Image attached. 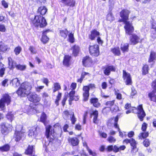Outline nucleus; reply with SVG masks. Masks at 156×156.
Segmentation results:
<instances>
[{
	"instance_id": "37998d69",
	"label": "nucleus",
	"mask_w": 156,
	"mask_h": 156,
	"mask_svg": "<svg viewBox=\"0 0 156 156\" xmlns=\"http://www.w3.org/2000/svg\"><path fill=\"white\" fill-rule=\"evenodd\" d=\"M49 40V38L47 36L42 35L41 40L43 44H44L48 43Z\"/></svg>"
},
{
	"instance_id": "393cba45",
	"label": "nucleus",
	"mask_w": 156,
	"mask_h": 156,
	"mask_svg": "<svg viewBox=\"0 0 156 156\" xmlns=\"http://www.w3.org/2000/svg\"><path fill=\"white\" fill-rule=\"evenodd\" d=\"M72 54L74 57H76L79 53L80 50V46L76 44L73 45L71 47Z\"/></svg>"
},
{
	"instance_id": "5fc2aeb1",
	"label": "nucleus",
	"mask_w": 156,
	"mask_h": 156,
	"mask_svg": "<svg viewBox=\"0 0 156 156\" xmlns=\"http://www.w3.org/2000/svg\"><path fill=\"white\" fill-rule=\"evenodd\" d=\"M99 135L101 138H106L107 137V134L106 133L102 132L100 130L98 131Z\"/></svg>"
},
{
	"instance_id": "7ed1b4c3",
	"label": "nucleus",
	"mask_w": 156,
	"mask_h": 156,
	"mask_svg": "<svg viewBox=\"0 0 156 156\" xmlns=\"http://www.w3.org/2000/svg\"><path fill=\"white\" fill-rule=\"evenodd\" d=\"M5 117L8 121L6 120L0 124V133L4 137L6 136L12 132L13 129L12 122L14 118L11 112H8Z\"/></svg>"
},
{
	"instance_id": "09e8293b",
	"label": "nucleus",
	"mask_w": 156,
	"mask_h": 156,
	"mask_svg": "<svg viewBox=\"0 0 156 156\" xmlns=\"http://www.w3.org/2000/svg\"><path fill=\"white\" fill-rule=\"evenodd\" d=\"M150 141L148 139H144L143 142V145L146 147H147L150 145Z\"/></svg>"
},
{
	"instance_id": "6e6d98bb",
	"label": "nucleus",
	"mask_w": 156,
	"mask_h": 156,
	"mask_svg": "<svg viewBox=\"0 0 156 156\" xmlns=\"http://www.w3.org/2000/svg\"><path fill=\"white\" fill-rule=\"evenodd\" d=\"M147 127V124L145 122H144L141 126V129L143 132H146Z\"/></svg>"
},
{
	"instance_id": "a19ab883",
	"label": "nucleus",
	"mask_w": 156,
	"mask_h": 156,
	"mask_svg": "<svg viewBox=\"0 0 156 156\" xmlns=\"http://www.w3.org/2000/svg\"><path fill=\"white\" fill-rule=\"evenodd\" d=\"M129 144L130 146L132 147V150L136 148L137 143L134 139L133 138H131Z\"/></svg>"
},
{
	"instance_id": "603ef678",
	"label": "nucleus",
	"mask_w": 156,
	"mask_h": 156,
	"mask_svg": "<svg viewBox=\"0 0 156 156\" xmlns=\"http://www.w3.org/2000/svg\"><path fill=\"white\" fill-rule=\"evenodd\" d=\"M110 109L112 112L116 113L120 111L119 106L116 105H115L113 107H112Z\"/></svg>"
},
{
	"instance_id": "de8ad7c7",
	"label": "nucleus",
	"mask_w": 156,
	"mask_h": 156,
	"mask_svg": "<svg viewBox=\"0 0 156 156\" xmlns=\"http://www.w3.org/2000/svg\"><path fill=\"white\" fill-rule=\"evenodd\" d=\"M22 49L21 47L20 46H18L15 48L14 51L15 54L16 55H17L20 54L22 51Z\"/></svg>"
},
{
	"instance_id": "ddd939ff",
	"label": "nucleus",
	"mask_w": 156,
	"mask_h": 156,
	"mask_svg": "<svg viewBox=\"0 0 156 156\" xmlns=\"http://www.w3.org/2000/svg\"><path fill=\"white\" fill-rule=\"evenodd\" d=\"M82 65L85 67H91L93 64V61L92 58L89 55H86L82 59Z\"/></svg>"
},
{
	"instance_id": "c85d7f7f",
	"label": "nucleus",
	"mask_w": 156,
	"mask_h": 156,
	"mask_svg": "<svg viewBox=\"0 0 156 156\" xmlns=\"http://www.w3.org/2000/svg\"><path fill=\"white\" fill-rule=\"evenodd\" d=\"M1 99L7 105H9L11 101V97L9 94H4L2 98Z\"/></svg>"
},
{
	"instance_id": "79ce46f5",
	"label": "nucleus",
	"mask_w": 156,
	"mask_h": 156,
	"mask_svg": "<svg viewBox=\"0 0 156 156\" xmlns=\"http://www.w3.org/2000/svg\"><path fill=\"white\" fill-rule=\"evenodd\" d=\"M68 38L67 41L71 43H73L75 42V38L74 37L73 33L72 32L68 34Z\"/></svg>"
},
{
	"instance_id": "f3484780",
	"label": "nucleus",
	"mask_w": 156,
	"mask_h": 156,
	"mask_svg": "<svg viewBox=\"0 0 156 156\" xmlns=\"http://www.w3.org/2000/svg\"><path fill=\"white\" fill-rule=\"evenodd\" d=\"M37 126L32 127L28 132V135L29 137L34 138L37 136L38 133L37 131Z\"/></svg>"
},
{
	"instance_id": "69168bd1",
	"label": "nucleus",
	"mask_w": 156,
	"mask_h": 156,
	"mask_svg": "<svg viewBox=\"0 0 156 156\" xmlns=\"http://www.w3.org/2000/svg\"><path fill=\"white\" fill-rule=\"evenodd\" d=\"M51 30L49 29H46L44 30L42 32V35L47 36V33L51 32Z\"/></svg>"
},
{
	"instance_id": "ea45409f",
	"label": "nucleus",
	"mask_w": 156,
	"mask_h": 156,
	"mask_svg": "<svg viewBox=\"0 0 156 156\" xmlns=\"http://www.w3.org/2000/svg\"><path fill=\"white\" fill-rule=\"evenodd\" d=\"M61 87L59 83H55L54 84L52 92L54 93L56 91L61 90Z\"/></svg>"
},
{
	"instance_id": "6e6552de",
	"label": "nucleus",
	"mask_w": 156,
	"mask_h": 156,
	"mask_svg": "<svg viewBox=\"0 0 156 156\" xmlns=\"http://www.w3.org/2000/svg\"><path fill=\"white\" fill-rule=\"evenodd\" d=\"M130 11L127 9H123L119 12V15L121 19H119L118 21L119 23H125L128 22L129 15Z\"/></svg>"
},
{
	"instance_id": "2eb2a0df",
	"label": "nucleus",
	"mask_w": 156,
	"mask_h": 156,
	"mask_svg": "<svg viewBox=\"0 0 156 156\" xmlns=\"http://www.w3.org/2000/svg\"><path fill=\"white\" fill-rule=\"evenodd\" d=\"M24 137L25 134L21 130H18L16 129L14 131L12 138L16 142H18Z\"/></svg>"
},
{
	"instance_id": "dca6fc26",
	"label": "nucleus",
	"mask_w": 156,
	"mask_h": 156,
	"mask_svg": "<svg viewBox=\"0 0 156 156\" xmlns=\"http://www.w3.org/2000/svg\"><path fill=\"white\" fill-rule=\"evenodd\" d=\"M76 93L75 90H71L68 94L69 98L68 100L69 104L70 105L72 104L73 101H78L80 99V96L79 95H75Z\"/></svg>"
},
{
	"instance_id": "4d7b16f0",
	"label": "nucleus",
	"mask_w": 156,
	"mask_h": 156,
	"mask_svg": "<svg viewBox=\"0 0 156 156\" xmlns=\"http://www.w3.org/2000/svg\"><path fill=\"white\" fill-rule=\"evenodd\" d=\"M67 99V96L64 95L62 98L61 103L63 107H64L66 104V102Z\"/></svg>"
},
{
	"instance_id": "a878e982",
	"label": "nucleus",
	"mask_w": 156,
	"mask_h": 156,
	"mask_svg": "<svg viewBox=\"0 0 156 156\" xmlns=\"http://www.w3.org/2000/svg\"><path fill=\"white\" fill-rule=\"evenodd\" d=\"M61 2L66 6L73 7L75 6V0H61Z\"/></svg>"
},
{
	"instance_id": "49530a36",
	"label": "nucleus",
	"mask_w": 156,
	"mask_h": 156,
	"mask_svg": "<svg viewBox=\"0 0 156 156\" xmlns=\"http://www.w3.org/2000/svg\"><path fill=\"white\" fill-rule=\"evenodd\" d=\"M71 116L70 117V120L71 122V124H74L77 121V119L75 117L74 112H72L71 114Z\"/></svg>"
},
{
	"instance_id": "2f4dec72",
	"label": "nucleus",
	"mask_w": 156,
	"mask_h": 156,
	"mask_svg": "<svg viewBox=\"0 0 156 156\" xmlns=\"http://www.w3.org/2000/svg\"><path fill=\"white\" fill-rule=\"evenodd\" d=\"M111 51L115 56H119L121 53L119 46L114 47L111 49Z\"/></svg>"
},
{
	"instance_id": "4c0bfd02",
	"label": "nucleus",
	"mask_w": 156,
	"mask_h": 156,
	"mask_svg": "<svg viewBox=\"0 0 156 156\" xmlns=\"http://www.w3.org/2000/svg\"><path fill=\"white\" fill-rule=\"evenodd\" d=\"M62 93L60 92H58V94L56 97V99L55 101V103L57 106H58L59 105V101L60 100L62 97Z\"/></svg>"
},
{
	"instance_id": "052dcab7",
	"label": "nucleus",
	"mask_w": 156,
	"mask_h": 156,
	"mask_svg": "<svg viewBox=\"0 0 156 156\" xmlns=\"http://www.w3.org/2000/svg\"><path fill=\"white\" fill-rule=\"evenodd\" d=\"M75 129L76 130L80 131L82 129V126L80 123H78L75 125Z\"/></svg>"
},
{
	"instance_id": "3c124183",
	"label": "nucleus",
	"mask_w": 156,
	"mask_h": 156,
	"mask_svg": "<svg viewBox=\"0 0 156 156\" xmlns=\"http://www.w3.org/2000/svg\"><path fill=\"white\" fill-rule=\"evenodd\" d=\"M107 140L110 143H114L116 142V139L113 136H109L108 137Z\"/></svg>"
},
{
	"instance_id": "aec40b11",
	"label": "nucleus",
	"mask_w": 156,
	"mask_h": 156,
	"mask_svg": "<svg viewBox=\"0 0 156 156\" xmlns=\"http://www.w3.org/2000/svg\"><path fill=\"white\" fill-rule=\"evenodd\" d=\"M100 35V32L96 29H94L91 30L90 33L88 35V38L91 41L94 40L95 38Z\"/></svg>"
},
{
	"instance_id": "9d476101",
	"label": "nucleus",
	"mask_w": 156,
	"mask_h": 156,
	"mask_svg": "<svg viewBox=\"0 0 156 156\" xmlns=\"http://www.w3.org/2000/svg\"><path fill=\"white\" fill-rule=\"evenodd\" d=\"M129 44L130 45H135L138 43H141L143 39H141L137 34H133L129 35Z\"/></svg>"
},
{
	"instance_id": "cd10ccee",
	"label": "nucleus",
	"mask_w": 156,
	"mask_h": 156,
	"mask_svg": "<svg viewBox=\"0 0 156 156\" xmlns=\"http://www.w3.org/2000/svg\"><path fill=\"white\" fill-rule=\"evenodd\" d=\"M10 49V48L7 45L5 44L2 41H0V52L5 53Z\"/></svg>"
},
{
	"instance_id": "c9c22d12",
	"label": "nucleus",
	"mask_w": 156,
	"mask_h": 156,
	"mask_svg": "<svg viewBox=\"0 0 156 156\" xmlns=\"http://www.w3.org/2000/svg\"><path fill=\"white\" fill-rule=\"evenodd\" d=\"M149 133L148 132H143L140 133L139 137L141 140L147 139L146 138L149 136Z\"/></svg>"
},
{
	"instance_id": "b1692460",
	"label": "nucleus",
	"mask_w": 156,
	"mask_h": 156,
	"mask_svg": "<svg viewBox=\"0 0 156 156\" xmlns=\"http://www.w3.org/2000/svg\"><path fill=\"white\" fill-rule=\"evenodd\" d=\"M69 32L67 28L64 29H61L59 30V35L64 39H66L69 34Z\"/></svg>"
},
{
	"instance_id": "a211bd4d",
	"label": "nucleus",
	"mask_w": 156,
	"mask_h": 156,
	"mask_svg": "<svg viewBox=\"0 0 156 156\" xmlns=\"http://www.w3.org/2000/svg\"><path fill=\"white\" fill-rule=\"evenodd\" d=\"M71 56L69 55H64L62 61V64L63 66L66 67H69L71 65Z\"/></svg>"
},
{
	"instance_id": "4be33fe9",
	"label": "nucleus",
	"mask_w": 156,
	"mask_h": 156,
	"mask_svg": "<svg viewBox=\"0 0 156 156\" xmlns=\"http://www.w3.org/2000/svg\"><path fill=\"white\" fill-rule=\"evenodd\" d=\"M35 153L34 145H29L25 150L24 153L25 154L29 155H32Z\"/></svg>"
},
{
	"instance_id": "13d9d810",
	"label": "nucleus",
	"mask_w": 156,
	"mask_h": 156,
	"mask_svg": "<svg viewBox=\"0 0 156 156\" xmlns=\"http://www.w3.org/2000/svg\"><path fill=\"white\" fill-rule=\"evenodd\" d=\"M115 94L116 96V98L118 100H121L122 99V94L119 93H118L116 91L115 92Z\"/></svg>"
},
{
	"instance_id": "20e7f679",
	"label": "nucleus",
	"mask_w": 156,
	"mask_h": 156,
	"mask_svg": "<svg viewBox=\"0 0 156 156\" xmlns=\"http://www.w3.org/2000/svg\"><path fill=\"white\" fill-rule=\"evenodd\" d=\"M31 85L28 82H24L22 83L16 91L18 95L25 97L28 95L32 89Z\"/></svg>"
},
{
	"instance_id": "5701e85b",
	"label": "nucleus",
	"mask_w": 156,
	"mask_h": 156,
	"mask_svg": "<svg viewBox=\"0 0 156 156\" xmlns=\"http://www.w3.org/2000/svg\"><path fill=\"white\" fill-rule=\"evenodd\" d=\"M90 116H93V122L96 124H98L99 120L98 119V111L96 110L93 111L90 113Z\"/></svg>"
},
{
	"instance_id": "864d4df0",
	"label": "nucleus",
	"mask_w": 156,
	"mask_h": 156,
	"mask_svg": "<svg viewBox=\"0 0 156 156\" xmlns=\"http://www.w3.org/2000/svg\"><path fill=\"white\" fill-rule=\"evenodd\" d=\"M12 83L13 85L16 87L19 86L20 84V81L17 78H16L12 80Z\"/></svg>"
},
{
	"instance_id": "58836bf2",
	"label": "nucleus",
	"mask_w": 156,
	"mask_h": 156,
	"mask_svg": "<svg viewBox=\"0 0 156 156\" xmlns=\"http://www.w3.org/2000/svg\"><path fill=\"white\" fill-rule=\"evenodd\" d=\"M106 20L111 22L115 20L112 11H110L107 14L106 16Z\"/></svg>"
},
{
	"instance_id": "e2e57ef3",
	"label": "nucleus",
	"mask_w": 156,
	"mask_h": 156,
	"mask_svg": "<svg viewBox=\"0 0 156 156\" xmlns=\"http://www.w3.org/2000/svg\"><path fill=\"white\" fill-rule=\"evenodd\" d=\"M6 31L5 27L4 24H0V31L4 32Z\"/></svg>"
},
{
	"instance_id": "4468645a",
	"label": "nucleus",
	"mask_w": 156,
	"mask_h": 156,
	"mask_svg": "<svg viewBox=\"0 0 156 156\" xmlns=\"http://www.w3.org/2000/svg\"><path fill=\"white\" fill-rule=\"evenodd\" d=\"M103 73L105 76L109 75L111 72H115L116 68L115 66L112 65H107L102 67Z\"/></svg>"
},
{
	"instance_id": "680f3d73",
	"label": "nucleus",
	"mask_w": 156,
	"mask_h": 156,
	"mask_svg": "<svg viewBox=\"0 0 156 156\" xmlns=\"http://www.w3.org/2000/svg\"><path fill=\"white\" fill-rule=\"evenodd\" d=\"M2 5L5 8H7L8 7V4L5 0H3L1 1Z\"/></svg>"
},
{
	"instance_id": "0eeeda50",
	"label": "nucleus",
	"mask_w": 156,
	"mask_h": 156,
	"mask_svg": "<svg viewBox=\"0 0 156 156\" xmlns=\"http://www.w3.org/2000/svg\"><path fill=\"white\" fill-rule=\"evenodd\" d=\"M88 50L90 55L93 57H97L100 55L99 45L97 44L89 45Z\"/></svg>"
},
{
	"instance_id": "9b49d317",
	"label": "nucleus",
	"mask_w": 156,
	"mask_h": 156,
	"mask_svg": "<svg viewBox=\"0 0 156 156\" xmlns=\"http://www.w3.org/2000/svg\"><path fill=\"white\" fill-rule=\"evenodd\" d=\"M124 23L125 24L124 28L125 34L128 35H130L133 34L135 29L132 22L128 21Z\"/></svg>"
},
{
	"instance_id": "39448f33",
	"label": "nucleus",
	"mask_w": 156,
	"mask_h": 156,
	"mask_svg": "<svg viewBox=\"0 0 156 156\" xmlns=\"http://www.w3.org/2000/svg\"><path fill=\"white\" fill-rule=\"evenodd\" d=\"M131 111V112L137 114V117L140 121H143L146 114L144 110L142 104L139 105L137 108L132 107Z\"/></svg>"
},
{
	"instance_id": "a18cd8bd",
	"label": "nucleus",
	"mask_w": 156,
	"mask_h": 156,
	"mask_svg": "<svg viewBox=\"0 0 156 156\" xmlns=\"http://www.w3.org/2000/svg\"><path fill=\"white\" fill-rule=\"evenodd\" d=\"M115 100H113L112 101H107L105 103V105L106 106L108 107V108H110L112 106H113L115 103Z\"/></svg>"
},
{
	"instance_id": "423d86ee",
	"label": "nucleus",
	"mask_w": 156,
	"mask_h": 156,
	"mask_svg": "<svg viewBox=\"0 0 156 156\" xmlns=\"http://www.w3.org/2000/svg\"><path fill=\"white\" fill-rule=\"evenodd\" d=\"M96 88L95 85L94 83H89L87 85L84 86L83 87V101H87L90 96L89 91L90 89H93Z\"/></svg>"
},
{
	"instance_id": "7c9ffc66",
	"label": "nucleus",
	"mask_w": 156,
	"mask_h": 156,
	"mask_svg": "<svg viewBox=\"0 0 156 156\" xmlns=\"http://www.w3.org/2000/svg\"><path fill=\"white\" fill-rule=\"evenodd\" d=\"M149 70V66L147 64H143L141 70L142 75L145 76L148 74Z\"/></svg>"
},
{
	"instance_id": "bb28decb",
	"label": "nucleus",
	"mask_w": 156,
	"mask_h": 156,
	"mask_svg": "<svg viewBox=\"0 0 156 156\" xmlns=\"http://www.w3.org/2000/svg\"><path fill=\"white\" fill-rule=\"evenodd\" d=\"M156 60V52L151 50L150 53L148 62L149 63L154 62Z\"/></svg>"
},
{
	"instance_id": "c756f323",
	"label": "nucleus",
	"mask_w": 156,
	"mask_h": 156,
	"mask_svg": "<svg viewBox=\"0 0 156 156\" xmlns=\"http://www.w3.org/2000/svg\"><path fill=\"white\" fill-rule=\"evenodd\" d=\"M148 97L150 101L156 104V91H150L148 93Z\"/></svg>"
},
{
	"instance_id": "f257e3e1",
	"label": "nucleus",
	"mask_w": 156,
	"mask_h": 156,
	"mask_svg": "<svg viewBox=\"0 0 156 156\" xmlns=\"http://www.w3.org/2000/svg\"><path fill=\"white\" fill-rule=\"evenodd\" d=\"M47 116L46 114L43 112L40 117V121L43 123L46 126L44 135L48 140L49 144L51 145L56 144L58 142L57 134L54 129H51L50 125L47 126L48 122L47 120Z\"/></svg>"
},
{
	"instance_id": "f704fd0d",
	"label": "nucleus",
	"mask_w": 156,
	"mask_h": 156,
	"mask_svg": "<svg viewBox=\"0 0 156 156\" xmlns=\"http://www.w3.org/2000/svg\"><path fill=\"white\" fill-rule=\"evenodd\" d=\"M10 149V146L9 144H5L3 146L0 147V151L2 152H7Z\"/></svg>"
},
{
	"instance_id": "c03bdc74",
	"label": "nucleus",
	"mask_w": 156,
	"mask_h": 156,
	"mask_svg": "<svg viewBox=\"0 0 156 156\" xmlns=\"http://www.w3.org/2000/svg\"><path fill=\"white\" fill-rule=\"evenodd\" d=\"M15 67L17 70L22 71L26 69V66L25 65L18 64L15 65Z\"/></svg>"
},
{
	"instance_id": "774afa93",
	"label": "nucleus",
	"mask_w": 156,
	"mask_h": 156,
	"mask_svg": "<svg viewBox=\"0 0 156 156\" xmlns=\"http://www.w3.org/2000/svg\"><path fill=\"white\" fill-rule=\"evenodd\" d=\"M29 50L33 54H36L37 52L33 46H30L29 48Z\"/></svg>"
},
{
	"instance_id": "412c9836",
	"label": "nucleus",
	"mask_w": 156,
	"mask_h": 156,
	"mask_svg": "<svg viewBox=\"0 0 156 156\" xmlns=\"http://www.w3.org/2000/svg\"><path fill=\"white\" fill-rule=\"evenodd\" d=\"M90 102L95 108H99L101 106V104L99 102L97 98H92L90 99Z\"/></svg>"
},
{
	"instance_id": "473e14b6",
	"label": "nucleus",
	"mask_w": 156,
	"mask_h": 156,
	"mask_svg": "<svg viewBox=\"0 0 156 156\" xmlns=\"http://www.w3.org/2000/svg\"><path fill=\"white\" fill-rule=\"evenodd\" d=\"M9 65V69H13L15 67V65H16V63L14 62L11 57L8 58Z\"/></svg>"
},
{
	"instance_id": "72a5a7b5",
	"label": "nucleus",
	"mask_w": 156,
	"mask_h": 156,
	"mask_svg": "<svg viewBox=\"0 0 156 156\" xmlns=\"http://www.w3.org/2000/svg\"><path fill=\"white\" fill-rule=\"evenodd\" d=\"M129 44L127 43L124 44L123 45H121L120 49L122 53L127 52L129 50Z\"/></svg>"
},
{
	"instance_id": "1a4fd4ad",
	"label": "nucleus",
	"mask_w": 156,
	"mask_h": 156,
	"mask_svg": "<svg viewBox=\"0 0 156 156\" xmlns=\"http://www.w3.org/2000/svg\"><path fill=\"white\" fill-rule=\"evenodd\" d=\"M27 98L28 100L33 103L35 106L39 105L41 98L36 93H32L28 95Z\"/></svg>"
},
{
	"instance_id": "e433bc0d",
	"label": "nucleus",
	"mask_w": 156,
	"mask_h": 156,
	"mask_svg": "<svg viewBox=\"0 0 156 156\" xmlns=\"http://www.w3.org/2000/svg\"><path fill=\"white\" fill-rule=\"evenodd\" d=\"M151 30L153 34L156 33V23L154 20L151 22Z\"/></svg>"
},
{
	"instance_id": "0e129e2a",
	"label": "nucleus",
	"mask_w": 156,
	"mask_h": 156,
	"mask_svg": "<svg viewBox=\"0 0 156 156\" xmlns=\"http://www.w3.org/2000/svg\"><path fill=\"white\" fill-rule=\"evenodd\" d=\"M102 112L104 114H107L109 112L108 107H105L102 109Z\"/></svg>"
},
{
	"instance_id": "6ab92c4d",
	"label": "nucleus",
	"mask_w": 156,
	"mask_h": 156,
	"mask_svg": "<svg viewBox=\"0 0 156 156\" xmlns=\"http://www.w3.org/2000/svg\"><path fill=\"white\" fill-rule=\"evenodd\" d=\"M67 140L68 143L72 146H77L79 144L80 140L76 137H69Z\"/></svg>"
},
{
	"instance_id": "bf43d9fd",
	"label": "nucleus",
	"mask_w": 156,
	"mask_h": 156,
	"mask_svg": "<svg viewBox=\"0 0 156 156\" xmlns=\"http://www.w3.org/2000/svg\"><path fill=\"white\" fill-rule=\"evenodd\" d=\"M5 69L3 67L0 69V77H2L5 74Z\"/></svg>"
},
{
	"instance_id": "f8f14e48",
	"label": "nucleus",
	"mask_w": 156,
	"mask_h": 156,
	"mask_svg": "<svg viewBox=\"0 0 156 156\" xmlns=\"http://www.w3.org/2000/svg\"><path fill=\"white\" fill-rule=\"evenodd\" d=\"M122 78L126 85H131L133 82L131 74L125 70H122Z\"/></svg>"
},
{
	"instance_id": "8fccbe9b",
	"label": "nucleus",
	"mask_w": 156,
	"mask_h": 156,
	"mask_svg": "<svg viewBox=\"0 0 156 156\" xmlns=\"http://www.w3.org/2000/svg\"><path fill=\"white\" fill-rule=\"evenodd\" d=\"M151 87L152 89L151 91H156V79L152 81L151 83Z\"/></svg>"
},
{
	"instance_id": "f03ea898",
	"label": "nucleus",
	"mask_w": 156,
	"mask_h": 156,
	"mask_svg": "<svg viewBox=\"0 0 156 156\" xmlns=\"http://www.w3.org/2000/svg\"><path fill=\"white\" fill-rule=\"evenodd\" d=\"M48 10L45 6L39 7L37 13L38 15H35L34 18L31 19L30 21L31 25L35 27L44 28L48 25L46 20L43 16L45 15Z\"/></svg>"
},
{
	"instance_id": "338daca9",
	"label": "nucleus",
	"mask_w": 156,
	"mask_h": 156,
	"mask_svg": "<svg viewBox=\"0 0 156 156\" xmlns=\"http://www.w3.org/2000/svg\"><path fill=\"white\" fill-rule=\"evenodd\" d=\"M63 116L65 117L66 118H68L69 117V112L67 110H65L64 111L63 113Z\"/></svg>"
}]
</instances>
